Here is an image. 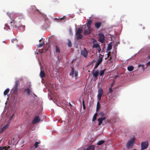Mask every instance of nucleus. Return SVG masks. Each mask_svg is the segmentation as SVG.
<instances>
[{
    "instance_id": "f257e3e1",
    "label": "nucleus",
    "mask_w": 150,
    "mask_h": 150,
    "mask_svg": "<svg viewBox=\"0 0 150 150\" xmlns=\"http://www.w3.org/2000/svg\"><path fill=\"white\" fill-rule=\"evenodd\" d=\"M134 142V140L132 139L129 140L126 144V147L127 148L129 149L132 147L133 146Z\"/></svg>"
},
{
    "instance_id": "f03ea898",
    "label": "nucleus",
    "mask_w": 150,
    "mask_h": 150,
    "mask_svg": "<svg viewBox=\"0 0 150 150\" xmlns=\"http://www.w3.org/2000/svg\"><path fill=\"white\" fill-rule=\"evenodd\" d=\"M98 93L97 95L98 100L99 101L101 100V97L103 93V89L101 88H100L98 91Z\"/></svg>"
},
{
    "instance_id": "7ed1b4c3",
    "label": "nucleus",
    "mask_w": 150,
    "mask_h": 150,
    "mask_svg": "<svg viewBox=\"0 0 150 150\" xmlns=\"http://www.w3.org/2000/svg\"><path fill=\"white\" fill-rule=\"evenodd\" d=\"M99 41L101 43H103L105 40V36L102 33H100L98 34Z\"/></svg>"
},
{
    "instance_id": "20e7f679",
    "label": "nucleus",
    "mask_w": 150,
    "mask_h": 150,
    "mask_svg": "<svg viewBox=\"0 0 150 150\" xmlns=\"http://www.w3.org/2000/svg\"><path fill=\"white\" fill-rule=\"evenodd\" d=\"M148 146V142H142L141 143V150H143L146 149Z\"/></svg>"
},
{
    "instance_id": "39448f33",
    "label": "nucleus",
    "mask_w": 150,
    "mask_h": 150,
    "mask_svg": "<svg viewBox=\"0 0 150 150\" xmlns=\"http://www.w3.org/2000/svg\"><path fill=\"white\" fill-rule=\"evenodd\" d=\"M88 54V51L86 49L84 48L83 49L81 50V54L84 57H87Z\"/></svg>"
},
{
    "instance_id": "423d86ee",
    "label": "nucleus",
    "mask_w": 150,
    "mask_h": 150,
    "mask_svg": "<svg viewBox=\"0 0 150 150\" xmlns=\"http://www.w3.org/2000/svg\"><path fill=\"white\" fill-rule=\"evenodd\" d=\"M40 120V119L39 117V116H35L32 122V124H34L38 123Z\"/></svg>"
},
{
    "instance_id": "0eeeda50",
    "label": "nucleus",
    "mask_w": 150,
    "mask_h": 150,
    "mask_svg": "<svg viewBox=\"0 0 150 150\" xmlns=\"http://www.w3.org/2000/svg\"><path fill=\"white\" fill-rule=\"evenodd\" d=\"M103 57L104 55H102L101 54H100L99 55V58L97 62L100 64L102 62Z\"/></svg>"
},
{
    "instance_id": "6e6552de",
    "label": "nucleus",
    "mask_w": 150,
    "mask_h": 150,
    "mask_svg": "<svg viewBox=\"0 0 150 150\" xmlns=\"http://www.w3.org/2000/svg\"><path fill=\"white\" fill-rule=\"evenodd\" d=\"M92 74L94 77L96 78L99 74V71L98 70H93L92 71Z\"/></svg>"
},
{
    "instance_id": "1a4fd4ad",
    "label": "nucleus",
    "mask_w": 150,
    "mask_h": 150,
    "mask_svg": "<svg viewBox=\"0 0 150 150\" xmlns=\"http://www.w3.org/2000/svg\"><path fill=\"white\" fill-rule=\"evenodd\" d=\"M56 21H58L60 22H65L66 21V18L65 16H64L62 18H60L59 19L57 18H55L54 19Z\"/></svg>"
},
{
    "instance_id": "9d476101",
    "label": "nucleus",
    "mask_w": 150,
    "mask_h": 150,
    "mask_svg": "<svg viewBox=\"0 0 150 150\" xmlns=\"http://www.w3.org/2000/svg\"><path fill=\"white\" fill-rule=\"evenodd\" d=\"M101 22H96L95 26V27L97 29H98L101 26Z\"/></svg>"
},
{
    "instance_id": "9b49d317",
    "label": "nucleus",
    "mask_w": 150,
    "mask_h": 150,
    "mask_svg": "<svg viewBox=\"0 0 150 150\" xmlns=\"http://www.w3.org/2000/svg\"><path fill=\"white\" fill-rule=\"evenodd\" d=\"M95 149V146L94 145H92L87 147L86 150H94Z\"/></svg>"
},
{
    "instance_id": "f8f14e48",
    "label": "nucleus",
    "mask_w": 150,
    "mask_h": 150,
    "mask_svg": "<svg viewBox=\"0 0 150 150\" xmlns=\"http://www.w3.org/2000/svg\"><path fill=\"white\" fill-rule=\"evenodd\" d=\"M9 126V124L8 123L6 125H5L1 129L0 132H3L4 131L7 129L8 127Z\"/></svg>"
},
{
    "instance_id": "ddd939ff",
    "label": "nucleus",
    "mask_w": 150,
    "mask_h": 150,
    "mask_svg": "<svg viewBox=\"0 0 150 150\" xmlns=\"http://www.w3.org/2000/svg\"><path fill=\"white\" fill-rule=\"evenodd\" d=\"M76 38L77 40L81 39L83 38V35L81 34H76Z\"/></svg>"
},
{
    "instance_id": "4468645a",
    "label": "nucleus",
    "mask_w": 150,
    "mask_h": 150,
    "mask_svg": "<svg viewBox=\"0 0 150 150\" xmlns=\"http://www.w3.org/2000/svg\"><path fill=\"white\" fill-rule=\"evenodd\" d=\"M92 22V21L91 20H89L88 21L87 23V26L88 28H90L91 26V25Z\"/></svg>"
},
{
    "instance_id": "2eb2a0df",
    "label": "nucleus",
    "mask_w": 150,
    "mask_h": 150,
    "mask_svg": "<svg viewBox=\"0 0 150 150\" xmlns=\"http://www.w3.org/2000/svg\"><path fill=\"white\" fill-rule=\"evenodd\" d=\"M45 74L44 71L41 70L40 73V76L41 78H42L45 76Z\"/></svg>"
},
{
    "instance_id": "dca6fc26",
    "label": "nucleus",
    "mask_w": 150,
    "mask_h": 150,
    "mask_svg": "<svg viewBox=\"0 0 150 150\" xmlns=\"http://www.w3.org/2000/svg\"><path fill=\"white\" fill-rule=\"evenodd\" d=\"M91 33V31L90 30V28H88V29L85 30L84 31V34L85 35H88L89 34Z\"/></svg>"
},
{
    "instance_id": "f3484780",
    "label": "nucleus",
    "mask_w": 150,
    "mask_h": 150,
    "mask_svg": "<svg viewBox=\"0 0 150 150\" xmlns=\"http://www.w3.org/2000/svg\"><path fill=\"white\" fill-rule=\"evenodd\" d=\"M83 31V30L80 28H79L77 29L76 33V34H81Z\"/></svg>"
},
{
    "instance_id": "a211bd4d",
    "label": "nucleus",
    "mask_w": 150,
    "mask_h": 150,
    "mask_svg": "<svg viewBox=\"0 0 150 150\" xmlns=\"http://www.w3.org/2000/svg\"><path fill=\"white\" fill-rule=\"evenodd\" d=\"M100 47V45L97 44H94L92 46L93 48H97V49Z\"/></svg>"
},
{
    "instance_id": "6ab92c4d",
    "label": "nucleus",
    "mask_w": 150,
    "mask_h": 150,
    "mask_svg": "<svg viewBox=\"0 0 150 150\" xmlns=\"http://www.w3.org/2000/svg\"><path fill=\"white\" fill-rule=\"evenodd\" d=\"M13 93L16 94L18 93V88H16V87H13Z\"/></svg>"
},
{
    "instance_id": "aec40b11",
    "label": "nucleus",
    "mask_w": 150,
    "mask_h": 150,
    "mask_svg": "<svg viewBox=\"0 0 150 150\" xmlns=\"http://www.w3.org/2000/svg\"><path fill=\"white\" fill-rule=\"evenodd\" d=\"M25 91L27 93V95H29L30 92V91L29 88H25Z\"/></svg>"
},
{
    "instance_id": "412c9836",
    "label": "nucleus",
    "mask_w": 150,
    "mask_h": 150,
    "mask_svg": "<svg viewBox=\"0 0 150 150\" xmlns=\"http://www.w3.org/2000/svg\"><path fill=\"white\" fill-rule=\"evenodd\" d=\"M105 143V141L103 140H100L97 142V144L98 145H100Z\"/></svg>"
},
{
    "instance_id": "4be33fe9",
    "label": "nucleus",
    "mask_w": 150,
    "mask_h": 150,
    "mask_svg": "<svg viewBox=\"0 0 150 150\" xmlns=\"http://www.w3.org/2000/svg\"><path fill=\"white\" fill-rule=\"evenodd\" d=\"M108 46L107 47V51H109L112 48V45L110 44L108 45Z\"/></svg>"
},
{
    "instance_id": "5701e85b",
    "label": "nucleus",
    "mask_w": 150,
    "mask_h": 150,
    "mask_svg": "<svg viewBox=\"0 0 150 150\" xmlns=\"http://www.w3.org/2000/svg\"><path fill=\"white\" fill-rule=\"evenodd\" d=\"M127 70L129 71H132L134 69V67L132 66H130L127 67Z\"/></svg>"
},
{
    "instance_id": "b1692460",
    "label": "nucleus",
    "mask_w": 150,
    "mask_h": 150,
    "mask_svg": "<svg viewBox=\"0 0 150 150\" xmlns=\"http://www.w3.org/2000/svg\"><path fill=\"white\" fill-rule=\"evenodd\" d=\"M100 107V104L99 102H98L97 105V107L96 111L97 112L99 110Z\"/></svg>"
},
{
    "instance_id": "393cba45",
    "label": "nucleus",
    "mask_w": 150,
    "mask_h": 150,
    "mask_svg": "<svg viewBox=\"0 0 150 150\" xmlns=\"http://www.w3.org/2000/svg\"><path fill=\"white\" fill-rule=\"evenodd\" d=\"M97 115V113L96 112L95 113L94 115L93 118L92 119V121H95L96 119V117Z\"/></svg>"
},
{
    "instance_id": "a878e982",
    "label": "nucleus",
    "mask_w": 150,
    "mask_h": 150,
    "mask_svg": "<svg viewBox=\"0 0 150 150\" xmlns=\"http://www.w3.org/2000/svg\"><path fill=\"white\" fill-rule=\"evenodd\" d=\"M9 89H6L4 92V96L6 95L7 93L9 92Z\"/></svg>"
},
{
    "instance_id": "bb28decb",
    "label": "nucleus",
    "mask_w": 150,
    "mask_h": 150,
    "mask_svg": "<svg viewBox=\"0 0 150 150\" xmlns=\"http://www.w3.org/2000/svg\"><path fill=\"white\" fill-rule=\"evenodd\" d=\"M71 71L70 73V75L71 76H72L74 73V69L73 67H71Z\"/></svg>"
},
{
    "instance_id": "cd10ccee",
    "label": "nucleus",
    "mask_w": 150,
    "mask_h": 150,
    "mask_svg": "<svg viewBox=\"0 0 150 150\" xmlns=\"http://www.w3.org/2000/svg\"><path fill=\"white\" fill-rule=\"evenodd\" d=\"M98 121L99 122V123L98 125L99 126L102 123L103 120L100 118H99L98 119Z\"/></svg>"
},
{
    "instance_id": "c85d7f7f",
    "label": "nucleus",
    "mask_w": 150,
    "mask_h": 150,
    "mask_svg": "<svg viewBox=\"0 0 150 150\" xmlns=\"http://www.w3.org/2000/svg\"><path fill=\"white\" fill-rule=\"evenodd\" d=\"M40 143V141H39L38 142H36L35 143L34 146H35V148H37L38 146V144Z\"/></svg>"
},
{
    "instance_id": "c756f323",
    "label": "nucleus",
    "mask_w": 150,
    "mask_h": 150,
    "mask_svg": "<svg viewBox=\"0 0 150 150\" xmlns=\"http://www.w3.org/2000/svg\"><path fill=\"white\" fill-rule=\"evenodd\" d=\"M105 70L106 69H105L103 70H101L100 71L99 73L100 76H101L104 74Z\"/></svg>"
},
{
    "instance_id": "7c9ffc66",
    "label": "nucleus",
    "mask_w": 150,
    "mask_h": 150,
    "mask_svg": "<svg viewBox=\"0 0 150 150\" xmlns=\"http://www.w3.org/2000/svg\"><path fill=\"white\" fill-rule=\"evenodd\" d=\"M18 81L17 80L15 82V84L14 87L18 88V85L19 84Z\"/></svg>"
},
{
    "instance_id": "2f4dec72",
    "label": "nucleus",
    "mask_w": 150,
    "mask_h": 150,
    "mask_svg": "<svg viewBox=\"0 0 150 150\" xmlns=\"http://www.w3.org/2000/svg\"><path fill=\"white\" fill-rule=\"evenodd\" d=\"M56 52V53H59L60 52V50L59 48L57 46H56V50H55Z\"/></svg>"
},
{
    "instance_id": "473e14b6",
    "label": "nucleus",
    "mask_w": 150,
    "mask_h": 150,
    "mask_svg": "<svg viewBox=\"0 0 150 150\" xmlns=\"http://www.w3.org/2000/svg\"><path fill=\"white\" fill-rule=\"evenodd\" d=\"M68 46L69 47H70L72 46L71 41L69 40H68Z\"/></svg>"
},
{
    "instance_id": "72a5a7b5",
    "label": "nucleus",
    "mask_w": 150,
    "mask_h": 150,
    "mask_svg": "<svg viewBox=\"0 0 150 150\" xmlns=\"http://www.w3.org/2000/svg\"><path fill=\"white\" fill-rule=\"evenodd\" d=\"M74 75L76 78L78 76V72L77 71H75L74 72Z\"/></svg>"
},
{
    "instance_id": "f704fd0d",
    "label": "nucleus",
    "mask_w": 150,
    "mask_h": 150,
    "mask_svg": "<svg viewBox=\"0 0 150 150\" xmlns=\"http://www.w3.org/2000/svg\"><path fill=\"white\" fill-rule=\"evenodd\" d=\"M141 66L143 68V70H144V64H143V65H142V64H139L138 65V67H141Z\"/></svg>"
},
{
    "instance_id": "c9c22d12",
    "label": "nucleus",
    "mask_w": 150,
    "mask_h": 150,
    "mask_svg": "<svg viewBox=\"0 0 150 150\" xmlns=\"http://www.w3.org/2000/svg\"><path fill=\"white\" fill-rule=\"evenodd\" d=\"M100 64L97 62L96 65H95V67H94V70H95V69H96L98 67V66L100 65Z\"/></svg>"
},
{
    "instance_id": "e433bc0d",
    "label": "nucleus",
    "mask_w": 150,
    "mask_h": 150,
    "mask_svg": "<svg viewBox=\"0 0 150 150\" xmlns=\"http://www.w3.org/2000/svg\"><path fill=\"white\" fill-rule=\"evenodd\" d=\"M100 115L101 117H103V116H105V114L103 112H101L100 113Z\"/></svg>"
},
{
    "instance_id": "4c0bfd02",
    "label": "nucleus",
    "mask_w": 150,
    "mask_h": 150,
    "mask_svg": "<svg viewBox=\"0 0 150 150\" xmlns=\"http://www.w3.org/2000/svg\"><path fill=\"white\" fill-rule=\"evenodd\" d=\"M82 105L83 109H85L86 108V106L85 105L84 101L83 100L82 101Z\"/></svg>"
},
{
    "instance_id": "58836bf2",
    "label": "nucleus",
    "mask_w": 150,
    "mask_h": 150,
    "mask_svg": "<svg viewBox=\"0 0 150 150\" xmlns=\"http://www.w3.org/2000/svg\"><path fill=\"white\" fill-rule=\"evenodd\" d=\"M44 43L43 42L42 43V44H39V45H38V47L39 48L41 47L43 45V44H44Z\"/></svg>"
},
{
    "instance_id": "ea45409f",
    "label": "nucleus",
    "mask_w": 150,
    "mask_h": 150,
    "mask_svg": "<svg viewBox=\"0 0 150 150\" xmlns=\"http://www.w3.org/2000/svg\"><path fill=\"white\" fill-rule=\"evenodd\" d=\"M14 114H13L11 116V117H10V120H12V118L14 117Z\"/></svg>"
},
{
    "instance_id": "a19ab883",
    "label": "nucleus",
    "mask_w": 150,
    "mask_h": 150,
    "mask_svg": "<svg viewBox=\"0 0 150 150\" xmlns=\"http://www.w3.org/2000/svg\"><path fill=\"white\" fill-rule=\"evenodd\" d=\"M5 148H6L5 147H2L0 146V150H5Z\"/></svg>"
},
{
    "instance_id": "79ce46f5",
    "label": "nucleus",
    "mask_w": 150,
    "mask_h": 150,
    "mask_svg": "<svg viewBox=\"0 0 150 150\" xmlns=\"http://www.w3.org/2000/svg\"><path fill=\"white\" fill-rule=\"evenodd\" d=\"M109 92L110 93H112V90L111 88H109Z\"/></svg>"
},
{
    "instance_id": "37998d69",
    "label": "nucleus",
    "mask_w": 150,
    "mask_h": 150,
    "mask_svg": "<svg viewBox=\"0 0 150 150\" xmlns=\"http://www.w3.org/2000/svg\"><path fill=\"white\" fill-rule=\"evenodd\" d=\"M6 148H5V150H7L8 149L10 148V146H8V147L4 146Z\"/></svg>"
},
{
    "instance_id": "c03bdc74",
    "label": "nucleus",
    "mask_w": 150,
    "mask_h": 150,
    "mask_svg": "<svg viewBox=\"0 0 150 150\" xmlns=\"http://www.w3.org/2000/svg\"><path fill=\"white\" fill-rule=\"evenodd\" d=\"M98 50V52L99 53H100V51H101V48H100V47L99 48H98L97 49Z\"/></svg>"
},
{
    "instance_id": "a18cd8bd",
    "label": "nucleus",
    "mask_w": 150,
    "mask_h": 150,
    "mask_svg": "<svg viewBox=\"0 0 150 150\" xmlns=\"http://www.w3.org/2000/svg\"><path fill=\"white\" fill-rule=\"evenodd\" d=\"M100 118H101L102 120L103 121L104 120H105V119H106V117H100Z\"/></svg>"
},
{
    "instance_id": "49530a36",
    "label": "nucleus",
    "mask_w": 150,
    "mask_h": 150,
    "mask_svg": "<svg viewBox=\"0 0 150 150\" xmlns=\"http://www.w3.org/2000/svg\"><path fill=\"white\" fill-rule=\"evenodd\" d=\"M108 57H109L110 55V52H109L107 54Z\"/></svg>"
},
{
    "instance_id": "de8ad7c7",
    "label": "nucleus",
    "mask_w": 150,
    "mask_h": 150,
    "mask_svg": "<svg viewBox=\"0 0 150 150\" xmlns=\"http://www.w3.org/2000/svg\"><path fill=\"white\" fill-rule=\"evenodd\" d=\"M5 27L6 28V30H8L10 29L8 25L6 26Z\"/></svg>"
},
{
    "instance_id": "09e8293b",
    "label": "nucleus",
    "mask_w": 150,
    "mask_h": 150,
    "mask_svg": "<svg viewBox=\"0 0 150 150\" xmlns=\"http://www.w3.org/2000/svg\"><path fill=\"white\" fill-rule=\"evenodd\" d=\"M14 41H16V42H17V40L16 39H13L12 41V43H13L14 42Z\"/></svg>"
},
{
    "instance_id": "8fccbe9b",
    "label": "nucleus",
    "mask_w": 150,
    "mask_h": 150,
    "mask_svg": "<svg viewBox=\"0 0 150 150\" xmlns=\"http://www.w3.org/2000/svg\"><path fill=\"white\" fill-rule=\"evenodd\" d=\"M69 33H70V34H71V35H72V30H71V29H69Z\"/></svg>"
},
{
    "instance_id": "3c124183",
    "label": "nucleus",
    "mask_w": 150,
    "mask_h": 150,
    "mask_svg": "<svg viewBox=\"0 0 150 150\" xmlns=\"http://www.w3.org/2000/svg\"><path fill=\"white\" fill-rule=\"evenodd\" d=\"M146 64L147 65L150 66V61L147 63Z\"/></svg>"
},
{
    "instance_id": "603ef678",
    "label": "nucleus",
    "mask_w": 150,
    "mask_h": 150,
    "mask_svg": "<svg viewBox=\"0 0 150 150\" xmlns=\"http://www.w3.org/2000/svg\"><path fill=\"white\" fill-rule=\"evenodd\" d=\"M36 11H38V13H40V12L39 11V10L38 9L36 8Z\"/></svg>"
},
{
    "instance_id": "864d4df0",
    "label": "nucleus",
    "mask_w": 150,
    "mask_h": 150,
    "mask_svg": "<svg viewBox=\"0 0 150 150\" xmlns=\"http://www.w3.org/2000/svg\"><path fill=\"white\" fill-rule=\"evenodd\" d=\"M118 77V76L115 75V79H116Z\"/></svg>"
},
{
    "instance_id": "5fc2aeb1",
    "label": "nucleus",
    "mask_w": 150,
    "mask_h": 150,
    "mask_svg": "<svg viewBox=\"0 0 150 150\" xmlns=\"http://www.w3.org/2000/svg\"><path fill=\"white\" fill-rule=\"evenodd\" d=\"M3 42H4V43H6V41H3Z\"/></svg>"
},
{
    "instance_id": "6e6d98bb",
    "label": "nucleus",
    "mask_w": 150,
    "mask_h": 150,
    "mask_svg": "<svg viewBox=\"0 0 150 150\" xmlns=\"http://www.w3.org/2000/svg\"><path fill=\"white\" fill-rule=\"evenodd\" d=\"M33 8H35V9L36 8V7L35 6H33Z\"/></svg>"
},
{
    "instance_id": "4d7b16f0",
    "label": "nucleus",
    "mask_w": 150,
    "mask_h": 150,
    "mask_svg": "<svg viewBox=\"0 0 150 150\" xmlns=\"http://www.w3.org/2000/svg\"><path fill=\"white\" fill-rule=\"evenodd\" d=\"M112 59V58L111 57H110V58L109 59V60H110L111 59Z\"/></svg>"
},
{
    "instance_id": "13d9d810",
    "label": "nucleus",
    "mask_w": 150,
    "mask_h": 150,
    "mask_svg": "<svg viewBox=\"0 0 150 150\" xmlns=\"http://www.w3.org/2000/svg\"><path fill=\"white\" fill-rule=\"evenodd\" d=\"M41 40H42V39H40V40H39V42H41Z\"/></svg>"
},
{
    "instance_id": "bf43d9fd",
    "label": "nucleus",
    "mask_w": 150,
    "mask_h": 150,
    "mask_svg": "<svg viewBox=\"0 0 150 150\" xmlns=\"http://www.w3.org/2000/svg\"><path fill=\"white\" fill-rule=\"evenodd\" d=\"M148 58L150 59V55L148 57Z\"/></svg>"
},
{
    "instance_id": "052dcab7",
    "label": "nucleus",
    "mask_w": 150,
    "mask_h": 150,
    "mask_svg": "<svg viewBox=\"0 0 150 150\" xmlns=\"http://www.w3.org/2000/svg\"><path fill=\"white\" fill-rule=\"evenodd\" d=\"M69 105H70V106H71V104L70 103H69Z\"/></svg>"
},
{
    "instance_id": "680f3d73",
    "label": "nucleus",
    "mask_w": 150,
    "mask_h": 150,
    "mask_svg": "<svg viewBox=\"0 0 150 150\" xmlns=\"http://www.w3.org/2000/svg\"><path fill=\"white\" fill-rule=\"evenodd\" d=\"M133 150H136V149H133Z\"/></svg>"
}]
</instances>
